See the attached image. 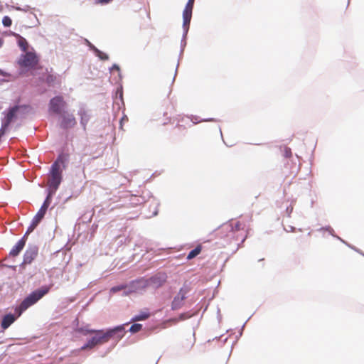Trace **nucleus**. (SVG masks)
Returning a JSON list of instances; mask_svg holds the SVG:
<instances>
[{
  "label": "nucleus",
  "instance_id": "1",
  "mask_svg": "<svg viewBox=\"0 0 364 364\" xmlns=\"http://www.w3.org/2000/svg\"><path fill=\"white\" fill-rule=\"evenodd\" d=\"M247 228L246 223L243 220H232L229 223H226L221 225L218 231L217 235L220 238H224L225 244H223V247L231 243L233 240H239V233L240 232H245ZM242 235V242H243L246 237V235L244 233Z\"/></svg>",
  "mask_w": 364,
  "mask_h": 364
},
{
  "label": "nucleus",
  "instance_id": "2",
  "mask_svg": "<svg viewBox=\"0 0 364 364\" xmlns=\"http://www.w3.org/2000/svg\"><path fill=\"white\" fill-rule=\"evenodd\" d=\"M124 328L123 326H118L114 328L109 329L106 332L102 330H95L93 333L95 334L83 346L80 348V350L86 349H92L97 345H102L108 342L111 338L116 341L122 339L124 335Z\"/></svg>",
  "mask_w": 364,
  "mask_h": 364
},
{
  "label": "nucleus",
  "instance_id": "3",
  "mask_svg": "<svg viewBox=\"0 0 364 364\" xmlns=\"http://www.w3.org/2000/svg\"><path fill=\"white\" fill-rule=\"evenodd\" d=\"M166 277L164 274H159L149 279H140L134 281L131 284V291H136L137 290L144 289L147 287H153L154 288H159L166 282Z\"/></svg>",
  "mask_w": 364,
  "mask_h": 364
},
{
  "label": "nucleus",
  "instance_id": "4",
  "mask_svg": "<svg viewBox=\"0 0 364 364\" xmlns=\"http://www.w3.org/2000/svg\"><path fill=\"white\" fill-rule=\"evenodd\" d=\"M50 290L48 287H42L41 289H37L30 294L26 297L21 303L18 307L16 309V312L18 314V316H20L22 312L26 311L28 308L35 304L38 300H40L43 296H45Z\"/></svg>",
  "mask_w": 364,
  "mask_h": 364
},
{
  "label": "nucleus",
  "instance_id": "5",
  "mask_svg": "<svg viewBox=\"0 0 364 364\" xmlns=\"http://www.w3.org/2000/svg\"><path fill=\"white\" fill-rule=\"evenodd\" d=\"M62 181V171L58 161H55L50 168L48 175V180L47 185L48 189L53 191H56Z\"/></svg>",
  "mask_w": 364,
  "mask_h": 364
},
{
  "label": "nucleus",
  "instance_id": "6",
  "mask_svg": "<svg viewBox=\"0 0 364 364\" xmlns=\"http://www.w3.org/2000/svg\"><path fill=\"white\" fill-rule=\"evenodd\" d=\"M38 60V57L35 52L27 51L24 54L21 55L17 60V63L21 68L32 70L36 68Z\"/></svg>",
  "mask_w": 364,
  "mask_h": 364
},
{
  "label": "nucleus",
  "instance_id": "7",
  "mask_svg": "<svg viewBox=\"0 0 364 364\" xmlns=\"http://www.w3.org/2000/svg\"><path fill=\"white\" fill-rule=\"evenodd\" d=\"M67 103L62 96L53 97L49 102V110L56 114H60L66 107Z\"/></svg>",
  "mask_w": 364,
  "mask_h": 364
},
{
  "label": "nucleus",
  "instance_id": "8",
  "mask_svg": "<svg viewBox=\"0 0 364 364\" xmlns=\"http://www.w3.org/2000/svg\"><path fill=\"white\" fill-rule=\"evenodd\" d=\"M27 108L28 106L26 105H15L12 107H10L2 121L10 125L11 123L17 118L18 113L22 110L26 109Z\"/></svg>",
  "mask_w": 364,
  "mask_h": 364
},
{
  "label": "nucleus",
  "instance_id": "9",
  "mask_svg": "<svg viewBox=\"0 0 364 364\" xmlns=\"http://www.w3.org/2000/svg\"><path fill=\"white\" fill-rule=\"evenodd\" d=\"M194 2L192 0H188L183 11V26L186 31L189 28Z\"/></svg>",
  "mask_w": 364,
  "mask_h": 364
},
{
  "label": "nucleus",
  "instance_id": "10",
  "mask_svg": "<svg viewBox=\"0 0 364 364\" xmlns=\"http://www.w3.org/2000/svg\"><path fill=\"white\" fill-rule=\"evenodd\" d=\"M188 292V289L187 287L181 288L177 295L174 297L172 304L171 308L173 310L180 309L183 304V301L186 298V294Z\"/></svg>",
  "mask_w": 364,
  "mask_h": 364
},
{
  "label": "nucleus",
  "instance_id": "11",
  "mask_svg": "<svg viewBox=\"0 0 364 364\" xmlns=\"http://www.w3.org/2000/svg\"><path fill=\"white\" fill-rule=\"evenodd\" d=\"M61 115L60 126L63 129L72 128L77 124L76 119L73 114L63 112Z\"/></svg>",
  "mask_w": 364,
  "mask_h": 364
},
{
  "label": "nucleus",
  "instance_id": "12",
  "mask_svg": "<svg viewBox=\"0 0 364 364\" xmlns=\"http://www.w3.org/2000/svg\"><path fill=\"white\" fill-rule=\"evenodd\" d=\"M38 248L36 246L29 247L23 255V264H31L37 257Z\"/></svg>",
  "mask_w": 364,
  "mask_h": 364
},
{
  "label": "nucleus",
  "instance_id": "13",
  "mask_svg": "<svg viewBox=\"0 0 364 364\" xmlns=\"http://www.w3.org/2000/svg\"><path fill=\"white\" fill-rule=\"evenodd\" d=\"M78 115L80 117V124L84 130H86V127L87 123L90 119V114L89 112L85 108L82 107L79 109L77 112Z\"/></svg>",
  "mask_w": 364,
  "mask_h": 364
},
{
  "label": "nucleus",
  "instance_id": "14",
  "mask_svg": "<svg viewBox=\"0 0 364 364\" xmlns=\"http://www.w3.org/2000/svg\"><path fill=\"white\" fill-rule=\"evenodd\" d=\"M26 245V235H24L18 242L13 247L9 252L11 257H16L19 255Z\"/></svg>",
  "mask_w": 364,
  "mask_h": 364
},
{
  "label": "nucleus",
  "instance_id": "15",
  "mask_svg": "<svg viewBox=\"0 0 364 364\" xmlns=\"http://www.w3.org/2000/svg\"><path fill=\"white\" fill-rule=\"evenodd\" d=\"M13 35L17 38V40H18V46L21 49V50L23 52H27L28 51L27 50L28 48V43L26 41V39L24 38L23 37H22L21 36H20L18 33H14Z\"/></svg>",
  "mask_w": 364,
  "mask_h": 364
},
{
  "label": "nucleus",
  "instance_id": "16",
  "mask_svg": "<svg viewBox=\"0 0 364 364\" xmlns=\"http://www.w3.org/2000/svg\"><path fill=\"white\" fill-rule=\"evenodd\" d=\"M16 320V318L12 314L6 315L1 321V327L4 329H6L11 325Z\"/></svg>",
  "mask_w": 364,
  "mask_h": 364
},
{
  "label": "nucleus",
  "instance_id": "17",
  "mask_svg": "<svg viewBox=\"0 0 364 364\" xmlns=\"http://www.w3.org/2000/svg\"><path fill=\"white\" fill-rule=\"evenodd\" d=\"M150 316L149 312L147 311H141L139 314L134 316L132 318V321H144Z\"/></svg>",
  "mask_w": 364,
  "mask_h": 364
},
{
  "label": "nucleus",
  "instance_id": "18",
  "mask_svg": "<svg viewBox=\"0 0 364 364\" xmlns=\"http://www.w3.org/2000/svg\"><path fill=\"white\" fill-rule=\"evenodd\" d=\"M202 251V246L201 245H197V247L191 250L188 255H187V259L190 260L193 258H195L196 256H198Z\"/></svg>",
  "mask_w": 364,
  "mask_h": 364
},
{
  "label": "nucleus",
  "instance_id": "19",
  "mask_svg": "<svg viewBox=\"0 0 364 364\" xmlns=\"http://www.w3.org/2000/svg\"><path fill=\"white\" fill-rule=\"evenodd\" d=\"M55 193V191L49 190L48 194L46 200H44L43 205H41V207H44V208L48 210V208L51 203L52 195L54 194Z\"/></svg>",
  "mask_w": 364,
  "mask_h": 364
},
{
  "label": "nucleus",
  "instance_id": "20",
  "mask_svg": "<svg viewBox=\"0 0 364 364\" xmlns=\"http://www.w3.org/2000/svg\"><path fill=\"white\" fill-rule=\"evenodd\" d=\"M176 130L175 132V135L176 136H180L181 135H184V132H185L186 127L183 124H178L176 126Z\"/></svg>",
  "mask_w": 364,
  "mask_h": 364
},
{
  "label": "nucleus",
  "instance_id": "21",
  "mask_svg": "<svg viewBox=\"0 0 364 364\" xmlns=\"http://www.w3.org/2000/svg\"><path fill=\"white\" fill-rule=\"evenodd\" d=\"M76 331L82 333L84 336H87L88 334L93 333L95 332V329H90L87 327H82V328H78L76 330Z\"/></svg>",
  "mask_w": 364,
  "mask_h": 364
},
{
  "label": "nucleus",
  "instance_id": "22",
  "mask_svg": "<svg viewBox=\"0 0 364 364\" xmlns=\"http://www.w3.org/2000/svg\"><path fill=\"white\" fill-rule=\"evenodd\" d=\"M142 328V325L139 323H134L132 325V326L129 328V331L132 333H137L140 331Z\"/></svg>",
  "mask_w": 364,
  "mask_h": 364
},
{
  "label": "nucleus",
  "instance_id": "23",
  "mask_svg": "<svg viewBox=\"0 0 364 364\" xmlns=\"http://www.w3.org/2000/svg\"><path fill=\"white\" fill-rule=\"evenodd\" d=\"M2 23L5 27H9L12 24V21L10 17L6 16L2 19Z\"/></svg>",
  "mask_w": 364,
  "mask_h": 364
},
{
  "label": "nucleus",
  "instance_id": "24",
  "mask_svg": "<svg viewBox=\"0 0 364 364\" xmlns=\"http://www.w3.org/2000/svg\"><path fill=\"white\" fill-rule=\"evenodd\" d=\"M0 75L7 78L5 80L6 82H9L12 80V75L9 73L2 70L1 69H0Z\"/></svg>",
  "mask_w": 364,
  "mask_h": 364
},
{
  "label": "nucleus",
  "instance_id": "25",
  "mask_svg": "<svg viewBox=\"0 0 364 364\" xmlns=\"http://www.w3.org/2000/svg\"><path fill=\"white\" fill-rule=\"evenodd\" d=\"M126 289V286L124 285H119V286H116V287H113L112 288H111L110 289V291L112 293H116L119 291H121V290H123V289Z\"/></svg>",
  "mask_w": 364,
  "mask_h": 364
},
{
  "label": "nucleus",
  "instance_id": "26",
  "mask_svg": "<svg viewBox=\"0 0 364 364\" xmlns=\"http://www.w3.org/2000/svg\"><path fill=\"white\" fill-rule=\"evenodd\" d=\"M46 211L47 209L44 208V207H41V208L36 213V215H38V218H41L43 219L46 213Z\"/></svg>",
  "mask_w": 364,
  "mask_h": 364
},
{
  "label": "nucleus",
  "instance_id": "27",
  "mask_svg": "<svg viewBox=\"0 0 364 364\" xmlns=\"http://www.w3.org/2000/svg\"><path fill=\"white\" fill-rule=\"evenodd\" d=\"M55 80V77L53 75H52V74H47V76H46V82L48 84H50V83L53 82Z\"/></svg>",
  "mask_w": 364,
  "mask_h": 364
},
{
  "label": "nucleus",
  "instance_id": "28",
  "mask_svg": "<svg viewBox=\"0 0 364 364\" xmlns=\"http://www.w3.org/2000/svg\"><path fill=\"white\" fill-rule=\"evenodd\" d=\"M284 156L287 158H290L291 156V150L289 147H284Z\"/></svg>",
  "mask_w": 364,
  "mask_h": 364
},
{
  "label": "nucleus",
  "instance_id": "29",
  "mask_svg": "<svg viewBox=\"0 0 364 364\" xmlns=\"http://www.w3.org/2000/svg\"><path fill=\"white\" fill-rule=\"evenodd\" d=\"M41 220H42L41 218H38V215H36L34 216V218H33V220H32L31 223H33L36 226H38V225L40 223Z\"/></svg>",
  "mask_w": 364,
  "mask_h": 364
},
{
  "label": "nucleus",
  "instance_id": "30",
  "mask_svg": "<svg viewBox=\"0 0 364 364\" xmlns=\"http://www.w3.org/2000/svg\"><path fill=\"white\" fill-rule=\"evenodd\" d=\"M36 227L37 226H36L35 225L31 223L30 225V226L28 227L26 234L24 235H26V237L28 236V234H30L31 232H33Z\"/></svg>",
  "mask_w": 364,
  "mask_h": 364
},
{
  "label": "nucleus",
  "instance_id": "31",
  "mask_svg": "<svg viewBox=\"0 0 364 364\" xmlns=\"http://www.w3.org/2000/svg\"><path fill=\"white\" fill-rule=\"evenodd\" d=\"M97 53H98V57L102 59V60H107L109 58L108 55L105 53H102V52H100L99 50H97Z\"/></svg>",
  "mask_w": 364,
  "mask_h": 364
},
{
  "label": "nucleus",
  "instance_id": "32",
  "mask_svg": "<svg viewBox=\"0 0 364 364\" xmlns=\"http://www.w3.org/2000/svg\"><path fill=\"white\" fill-rule=\"evenodd\" d=\"M97 3L102 4H106L111 2L112 0H96Z\"/></svg>",
  "mask_w": 364,
  "mask_h": 364
},
{
  "label": "nucleus",
  "instance_id": "33",
  "mask_svg": "<svg viewBox=\"0 0 364 364\" xmlns=\"http://www.w3.org/2000/svg\"><path fill=\"white\" fill-rule=\"evenodd\" d=\"M112 70H117V72H119L120 69L119 67L117 65H113V66L111 68Z\"/></svg>",
  "mask_w": 364,
  "mask_h": 364
},
{
  "label": "nucleus",
  "instance_id": "34",
  "mask_svg": "<svg viewBox=\"0 0 364 364\" xmlns=\"http://www.w3.org/2000/svg\"><path fill=\"white\" fill-rule=\"evenodd\" d=\"M182 122L183 121H188V117H182Z\"/></svg>",
  "mask_w": 364,
  "mask_h": 364
},
{
  "label": "nucleus",
  "instance_id": "35",
  "mask_svg": "<svg viewBox=\"0 0 364 364\" xmlns=\"http://www.w3.org/2000/svg\"><path fill=\"white\" fill-rule=\"evenodd\" d=\"M3 43L4 41L1 38H0V48L2 46Z\"/></svg>",
  "mask_w": 364,
  "mask_h": 364
}]
</instances>
